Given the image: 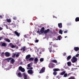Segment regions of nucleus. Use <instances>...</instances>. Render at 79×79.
<instances>
[{"label":"nucleus","mask_w":79,"mask_h":79,"mask_svg":"<svg viewBox=\"0 0 79 79\" xmlns=\"http://www.w3.org/2000/svg\"><path fill=\"white\" fill-rule=\"evenodd\" d=\"M64 37L65 38H66V37H67V36H65Z\"/></svg>","instance_id":"6e6d98bb"},{"label":"nucleus","mask_w":79,"mask_h":79,"mask_svg":"<svg viewBox=\"0 0 79 79\" xmlns=\"http://www.w3.org/2000/svg\"><path fill=\"white\" fill-rule=\"evenodd\" d=\"M15 56H16V54H14L12 56L13 58H15Z\"/></svg>","instance_id":"ea45409f"},{"label":"nucleus","mask_w":79,"mask_h":79,"mask_svg":"<svg viewBox=\"0 0 79 79\" xmlns=\"http://www.w3.org/2000/svg\"><path fill=\"white\" fill-rule=\"evenodd\" d=\"M40 54H41V52H40Z\"/></svg>","instance_id":"13d9d810"},{"label":"nucleus","mask_w":79,"mask_h":79,"mask_svg":"<svg viewBox=\"0 0 79 79\" xmlns=\"http://www.w3.org/2000/svg\"><path fill=\"white\" fill-rule=\"evenodd\" d=\"M15 60H14V59L12 58L11 59V60L10 61V63H11V64H13L14 63V62H15Z\"/></svg>","instance_id":"f3484780"},{"label":"nucleus","mask_w":79,"mask_h":79,"mask_svg":"<svg viewBox=\"0 0 79 79\" xmlns=\"http://www.w3.org/2000/svg\"><path fill=\"white\" fill-rule=\"evenodd\" d=\"M68 76V74L67 73H65L64 75V77H66Z\"/></svg>","instance_id":"72a5a7b5"},{"label":"nucleus","mask_w":79,"mask_h":79,"mask_svg":"<svg viewBox=\"0 0 79 79\" xmlns=\"http://www.w3.org/2000/svg\"><path fill=\"white\" fill-rule=\"evenodd\" d=\"M5 56H6V57H8L10 56V53H9V52H5Z\"/></svg>","instance_id":"f8f14e48"},{"label":"nucleus","mask_w":79,"mask_h":79,"mask_svg":"<svg viewBox=\"0 0 79 79\" xmlns=\"http://www.w3.org/2000/svg\"><path fill=\"white\" fill-rule=\"evenodd\" d=\"M9 46L11 48H16V46L13 45L12 43H10L9 44Z\"/></svg>","instance_id":"9d476101"},{"label":"nucleus","mask_w":79,"mask_h":79,"mask_svg":"<svg viewBox=\"0 0 79 79\" xmlns=\"http://www.w3.org/2000/svg\"><path fill=\"white\" fill-rule=\"evenodd\" d=\"M44 58H41L40 59V62H42V61H44Z\"/></svg>","instance_id":"c756f323"},{"label":"nucleus","mask_w":79,"mask_h":79,"mask_svg":"<svg viewBox=\"0 0 79 79\" xmlns=\"http://www.w3.org/2000/svg\"><path fill=\"white\" fill-rule=\"evenodd\" d=\"M51 44H52L53 43L51 42Z\"/></svg>","instance_id":"0e129e2a"},{"label":"nucleus","mask_w":79,"mask_h":79,"mask_svg":"<svg viewBox=\"0 0 79 79\" xmlns=\"http://www.w3.org/2000/svg\"><path fill=\"white\" fill-rule=\"evenodd\" d=\"M26 35H24V37H25Z\"/></svg>","instance_id":"e2e57ef3"},{"label":"nucleus","mask_w":79,"mask_h":79,"mask_svg":"<svg viewBox=\"0 0 79 79\" xmlns=\"http://www.w3.org/2000/svg\"><path fill=\"white\" fill-rule=\"evenodd\" d=\"M27 72L28 74H32L34 73V72L32 70V69H30L27 71Z\"/></svg>","instance_id":"423d86ee"},{"label":"nucleus","mask_w":79,"mask_h":79,"mask_svg":"<svg viewBox=\"0 0 79 79\" xmlns=\"http://www.w3.org/2000/svg\"><path fill=\"white\" fill-rule=\"evenodd\" d=\"M45 67H43L41 70L40 71L39 73H43L45 72Z\"/></svg>","instance_id":"39448f33"},{"label":"nucleus","mask_w":79,"mask_h":79,"mask_svg":"<svg viewBox=\"0 0 79 79\" xmlns=\"http://www.w3.org/2000/svg\"><path fill=\"white\" fill-rule=\"evenodd\" d=\"M44 29L45 28H44V27H42L40 30V32H41V33H44L45 34H47V33L49 32V31H50L49 29H48L44 31Z\"/></svg>","instance_id":"f257e3e1"},{"label":"nucleus","mask_w":79,"mask_h":79,"mask_svg":"<svg viewBox=\"0 0 79 79\" xmlns=\"http://www.w3.org/2000/svg\"><path fill=\"white\" fill-rule=\"evenodd\" d=\"M58 40V39H56V40Z\"/></svg>","instance_id":"bf43d9fd"},{"label":"nucleus","mask_w":79,"mask_h":79,"mask_svg":"<svg viewBox=\"0 0 79 79\" xmlns=\"http://www.w3.org/2000/svg\"><path fill=\"white\" fill-rule=\"evenodd\" d=\"M49 51H50V52H52V48H50L49 49Z\"/></svg>","instance_id":"49530a36"},{"label":"nucleus","mask_w":79,"mask_h":79,"mask_svg":"<svg viewBox=\"0 0 79 79\" xmlns=\"http://www.w3.org/2000/svg\"><path fill=\"white\" fill-rule=\"evenodd\" d=\"M71 56H69L67 58V61H69L70 60V59H71Z\"/></svg>","instance_id":"dca6fc26"},{"label":"nucleus","mask_w":79,"mask_h":79,"mask_svg":"<svg viewBox=\"0 0 79 79\" xmlns=\"http://www.w3.org/2000/svg\"><path fill=\"white\" fill-rule=\"evenodd\" d=\"M1 38H2V37H0V40H2Z\"/></svg>","instance_id":"864d4df0"},{"label":"nucleus","mask_w":79,"mask_h":79,"mask_svg":"<svg viewBox=\"0 0 79 79\" xmlns=\"http://www.w3.org/2000/svg\"><path fill=\"white\" fill-rule=\"evenodd\" d=\"M65 73H66V71H63L60 73V75H61L62 76H63V75H64V74Z\"/></svg>","instance_id":"393cba45"},{"label":"nucleus","mask_w":79,"mask_h":79,"mask_svg":"<svg viewBox=\"0 0 79 79\" xmlns=\"http://www.w3.org/2000/svg\"><path fill=\"white\" fill-rule=\"evenodd\" d=\"M0 18H2V15H0Z\"/></svg>","instance_id":"603ef678"},{"label":"nucleus","mask_w":79,"mask_h":79,"mask_svg":"<svg viewBox=\"0 0 79 79\" xmlns=\"http://www.w3.org/2000/svg\"><path fill=\"white\" fill-rule=\"evenodd\" d=\"M13 19L14 20H16V19H17L16 17H13Z\"/></svg>","instance_id":"4c0bfd02"},{"label":"nucleus","mask_w":79,"mask_h":79,"mask_svg":"<svg viewBox=\"0 0 79 79\" xmlns=\"http://www.w3.org/2000/svg\"><path fill=\"white\" fill-rule=\"evenodd\" d=\"M58 26L59 28L61 29L62 28V23H59L58 24Z\"/></svg>","instance_id":"4468645a"},{"label":"nucleus","mask_w":79,"mask_h":79,"mask_svg":"<svg viewBox=\"0 0 79 79\" xmlns=\"http://www.w3.org/2000/svg\"><path fill=\"white\" fill-rule=\"evenodd\" d=\"M36 32L39 33V34H42L41 33H40V31H39V29L38 30V31H36Z\"/></svg>","instance_id":"c9c22d12"},{"label":"nucleus","mask_w":79,"mask_h":79,"mask_svg":"<svg viewBox=\"0 0 79 79\" xmlns=\"http://www.w3.org/2000/svg\"><path fill=\"white\" fill-rule=\"evenodd\" d=\"M31 55L28 54L26 56L25 59L26 60H29L31 58Z\"/></svg>","instance_id":"1a4fd4ad"},{"label":"nucleus","mask_w":79,"mask_h":79,"mask_svg":"<svg viewBox=\"0 0 79 79\" xmlns=\"http://www.w3.org/2000/svg\"><path fill=\"white\" fill-rule=\"evenodd\" d=\"M14 33L17 36H19L20 35V34L18 33V32L16 31H15Z\"/></svg>","instance_id":"2eb2a0df"},{"label":"nucleus","mask_w":79,"mask_h":79,"mask_svg":"<svg viewBox=\"0 0 79 79\" xmlns=\"http://www.w3.org/2000/svg\"><path fill=\"white\" fill-rule=\"evenodd\" d=\"M23 75L24 76V79H27V76L26 74H25V73H23Z\"/></svg>","instance_id":"aec40b11"},{"label":"nucleus","mask_w":79,"mask_h":79,"mask_svg":"<svg viewBox=\"0 0 79 79\" xmlns=\"http://www.w3.org/2000/svg\"><path fill=\"white\" fill-rule=\"evenodd\" d=\"M20 50L21 51H23V52H25V51L26 50V47L25 46H23V47L21 48Z\"/></svg>","instance_id":"9b49d317"},{"label":"nucleus","mask_w":79,"mask_h":79,"mask_svg":"<svg viewBox=\"0 0 79 79\" xmlns=\"http://www.w3.org/2000/svg\"><path fill=\"white\" fill-rule=\"evenodd\" d=\"M53 75H54V76H56V74H57V72H54L53 73Z\"/></svg>","instance_id":"7c9ffc66"},{"label":"nucleus","mask_w":79,"mask_h":79,"mask_svg":"<svg viewBox=\"0 0 79 79\" xmlns=\"http://www.w3.org/2000/svg\"><path fill=\"white\" fill-rule=\"evenodd\" d=\"M54 47H56V45H53Z\"/></svg>","instance_id":"3c124183"},{"label":"nucleus","mask_w":79,"mask_h":79,"mask_svg":"<svg viewBox=\"0 0 79 79\" xmlns=\"http://www.w3.org/2000/svg\"><path fill=\"white\" fill-rule=\"evenodd\" d=\"M0 45L2 47H6V44L5 43H3V42H1L0 43Z\"/></svg>","instance_id":"0eeeda50"},{"label":"nucleus","mask_w":79,"mask_h":79,"mask_svg":"<svg viewBox=\"0 0 79 79\" xmlns=\"http://www.w3.org/2000/svg\"><path fill=\"white\" fill-rule=\"evenodd\" d=\"M27 69H33V68L32 67H31V68H27Z\"/></svg>","instance_id":"58836bf2"},{"label":"nucleus","mask_w":79,"mask_h":79,"mask_svg":"<svg viewBox=\"0 0 79 79\" xmlns=\"http://www.w3.org/2000/svg\"><path fill=\"white\" fill-rule=\"evenodd\" d=\"M6 26V28L7 29H8V26H7V25H6V26Z\"/></svg>","instance_id":"8fccbe9b"},{"label":"nucleus","mask_w":79,"mask_h":79,"mask_svg":"<svg viewBox=\"0 0 79 79\" xmlns=\"http://www.w3.org/2000/svg\"><path fill=\"white\" fill-rule=\"evenodd\" d=\"M75 21H76V22H77L78 21H79V17H77L76 18Z\"/></svg>","instance_id":"4be33fe9"},{"label":"nucleus","mask_w":79,"mask_h":79,"mask_svg":"<svg viewBox=\"0 0 79 79\" xmlns=\"http://www.w3.org/2000/svg\"><path fill=\"white\" fill-rule=\"evenodd\" d=\"M54 65H55V64L50 63L49 64L48 67H49L50 68H54Z\"/></svg>","instance_id":"20e7f679"},{"label":"nucleus","mask_w":79,"mask_h":79,"mask_svg":"<svg viewBox=\"0 0 79 79\" xmlns=\"http://www.w3.org/2000/svg\"><path fill=\"white\" fill-rule=\"evenodd\" d=\"M5 60H4V61H5Z\"/></svg>","instance_id":"680f3d73"},{"label":"nucleus","mask_w":79,"mask_h":79,"mask_svg":"<svg viewBox=\"0 0 79 79\" xmlns=\"http://www.w3.org/2000/svg\"><path fill=\"white\" fill-rule=\"evenodd\" d=\"M67 64L68 66H70L71 65V61H69L67 62Z\"/></svg>","instance_id":"412c9836"},{"label":"nucleus","mask_w":79,"mask_h":79,"mask_svg":"<svg viewBox=\"0 0 79 79\" xmlns=\"http://www.w3.org/2000/svg\"><path fill=\"white\" fill-rule=\"evenodd\" d=\"M63 31H62L61 30H60L59 32L60 34H63Z\"/></svg>","instance_id":"a878e982"},{"label":"nucleus","mask_w":79,"mask_h":79,"mask_svg":"<svg viewBox=\"0 0 79 79\" xmlns=\"http://www.w3.org/2000/svg\"><path fill=\"white\" fill-rule=\"evenodd\" d=\"M12 27H16V25L15 23L12 24Z\"/></svg>","instance_id":"473e14b6"},{"label":"nucleus","mask_w":79,"mask_h":79,"mask_svg":"<svg viewBox=\"0 0 79 79\" xmlns=\"http://www.w3.org/2000/svg\"><path fill=\"white\" fill-rule=\"evenodd\" d=\"M71 61L72 63H74L76 62V61H77V58H76L75 56H74L71 59Z\"/></svg>","instance_id":"f03ea898"},{"label":"nucleus","mask_w":79,"mask_h":79,"mask_svg":"<svg viewBox=\"0 0 79 79\" xmlns=\"http://www.w3.org/2000/svg\"><path fill=\"white\" fill-rule=\"evenodd\" d=\"M3 28H2V27H0V31H2V30Z\"/></svg>","instance_id":"a18cd8bd"},{"label":"nucleus","mask_w":79,"mask_h":79,"mask_svg":"<svg viewBox=\"0 0 79 79\" xmlns=\"http://www.w3.org/2000/svg\"><path fill=\"white\" fill-rule=\"evenodd\" d=\"M19 71H21V72H23L24 73V72H25V69H24V68H23L21 66H20L19 67Z\"/></svg>","instance_id":"7ed1b4c3"},{"label":"nucleus","mask_w":79,"mask_h":79,"mask_svg":"<svg viewBox=\"0 0 79 79\" xmlns=\"http://www.w3.org/2000/svg\"><path fill=\"white\" fill-rule=\"evenodd\" d=\"M79 56V54L78 53L75 56H76V57H78V56Z\"/></svg>","instance_id":"a19ab883"},{"label":"nucleus","mask_w":79,"mask_h":79,"mask_svg":"<svg viewBox=\"0 0 79 79\" xmlns=\"http://www.w3.org/2000/svg\"><path fill=\"white\" fill-rule=\"evenodd\" d=\"M53 71L56 72V71H60V70L59 69H53Z\"/></svg>","instance_id":"6ab92c4d"},{"label":"nucleus","mask_w":79,"mask_h":79,"mask_svg":"<svg viewBox=\"0 0 79 79\" xmlns=\"http://www.w3.org/2000/svg\"><path fill=\"white\" fill-rule=\"evenodd\" d=\"M20 53L19 52H17V54H16L15 56L16 58H18V57H19V56Z\"/></svg>","instance_id":"b1692460"},{"label":"nucleus","mask_w":79,"mask_h":79,"mask_svg":"<svg viewBox=\"0 0 79 79\" xmlns=\"http://www.w3.org/2000/svg\"><path fill=\"white\" fill-rule=\"evenodd\" d=\"M48 32H49L50 33H52V31H50V30Z\"/></svg>","instance_id":"de8ad7c7"},{"label":"nucleus","mask_w":79,"mask_h":79,"mask_svg":"<svg viewBox=\"0 0 79 79\" xmlns=\"http://www.w3.org/2000/svg\"><path fill=\"white\" fill-rule=\"evenodd\" d=\"M23 64V63H22V62H21L20 63V64Z\"/></svg>","instance_id":"5fc2aeb1"},{"label":"nucleus","mask_w":79,"mask_h":79,"mask_svg":"<svg viewBox=\"0 0 79 79\" xmlns=\"http://www.w3.org/2000/svg\"><path fill=\"white\" fill-rule=\"evenodd\" d=\"M18 76H19V77H20L21 76V73H19L18 74Z\"/></svg>","instance_id":"2f4dec72"},{"label":"nucleus","mask_w":79,"mask_h":79,"mask_svg":"<svg viewBox=\"0 0 79 79\" xmlns=\"http://www.w3.org/2000/svg\"><path fill=\"white\" fill-rule=\"evenodd\" d=\"M79 50V48L78 47H74V50L76 52H77Z\"/></svg>","instance_id":"ddd939ff"},{"label":"nucleus","mask_w":79,"mask_h":79,"mask_svg":"<svg viewBox=\"0 0 79 79\" xmlns=\"http://www.w3.org/2000/svg\"><path fill=\"white\" fill-rule=\"evenodd\" d=\"M38 61H39V59L37 57L35 58L34 60V63H35V64H37Z\"/></svg>","instance_id":"6e6552de"},{"label":"nucleus","mask_w":79,"mask_h":79,"mask_svg":"<svg viewBox=\"0 0 79 79\" xmlns=\"http://www.w3.org/2000/svg\"><path fill=\"white\" fill-rule=\"evenodd\" d=\"M63 55V56H66V53L65 52L64 53Z\"/></svg>","instance_id":"c03bdc74"},{"label":"nucleus","mask_w":79,"mask_h":79,"mask_svg":"<svg viewBox=\"0 0 79 79\" xmlns=\"http://www.w3.org/2000/svg\"><path fill=\"white\" fill-rule=\"evenodd\" d=\"M52 63H57V60H52Z\"/></svg>","instance_id":"5701e85b"},{"label":"nucleus","mask_w":79,"mask_h":79,"mask_svg":"<svg viewBox=\"0 0 79 79\" xmlns=\"http://www.w3.org/2000/svg\"><path fill=\"white\" fill-rule=\"evenodd\" d=\"M34 60V58L33 57H31L29 59V61H33Z\"/></svg>","instance_id":"bb28decb"},{"label":"nucleus","mask_w":79,"mask_h":79,"mask_svg":"<svg viewBox=\"0 0 79 79\" xmlns=\"http://www.w3.org/2000/svg\"><path fill=\"white\" fill-rule=\"evenodd\" d=\"M6 21L8 23H11V21L10 20V19H6Z\"/></svg>","instance_id":"c85d7f7f"},{"label":"nucleus","mask_w":79,"mask_h":79,"mask_svg":"<svg viewBox=\"0 0 79 79\" xmlns=\"http://www.w3.org/2000/svg\"><path fill=\"white\" fill-rule=\"evenodd\" d=\"M61 36L60 35H58V36L57 38H58L59 40H61V39H60V38H61Z\"/></svg>","instance_id":"cd10ccee"},{"label":"nucleus","mask_w":79,"mask_h":79,"mask_svg":"<svg viewBox=\"0 0 79 79\" xmlns=\"http://www.w3.org/2000/svg\"><path fill=\"white\" fill-rule=\"evenodd\" d=\"M4 40L5 41H6V42H10V40L8 38H5L4 39Z\"/></svg>","instance_id":"a211bd4d"},{"label":"nucleus","mask_w":79,"mask_h":79,"mask_svg":"<svg viewBox=\"0 0 79 79\" xmlns=\"http://www.w3.org/2000/svg\"><path fill=\"white\" fill-rule=\"evenodd\" d=\"M4 53L3 52H2V54H1V56H4Z\"/></svg>","instance_id":"37998d69"},{"label":"nucleus","mask_w":79,"mask_h":79,"mask_svg":"<svg viewBox=\"0 0 79 79\" xmlns=\"http://www.w3.org/2000/svg\"><path fill=\"white\" fill-rule=\"evenodd\" d=\"M52 52H54L55 51H52Z\"/></svg>","instance_id":"052dcab7"},{"label":"nucleus","mask_w":79,"mask_h":79,"mask_svg":"<svg viewBox=\"0 0 79 79\" xmlns=\"http://www.w3.org/2000/svg\"><path fill=\"white\" fill-rule=\"evenodd\" d=\"M50 45H52V44H50Z\"/></svg>","instance_id":"4d7b16f0"},{"label":"nucleus","mask_w":79,"mask_h":79,"mask_svg":"<svg viewBox=\"0 0 79 79\" xmlns=\"http://www.w3.org/2000/svg\"><path fill=\"white\" fill-rule=\"evenodd\" d=\"M68 32V31H64V33H67Z\"/></svg>","instance_id":"09e8293b"},{"label":"nucleus","mask_w":79,"mask_h":79,"mask_svg":"<svg viewBox=\"0 0 79 79\" xmlns=\"http://www.w3.org/2000/svg\"><path fill=\"white\" fill-rule=\"evenodd\" d=\"M35 43H38V42H39V40H35Z\"/></svg>","instance_id":"79ce46f5"},{"label":"nucleus","mask_w":79,"mask_h":79,"mask_svg":"<svg viewBox=\"0 0 79 79\" xmlns=\"http://www.w3.org/2000/svg\"><path fill=\"white\" fill-rule=\"evenodd\" d=\"M12 58L11 57H9L8 58H7V60H12Z\"/></svg>","instance_id":"f704fd0d"},{"label":"nucleus","mask_w":79,"mask_h":79,"mask_svg":"<svg viewBox=\"0 0 79 79\" xmlns=\"http://www.w3.org/2000/svg\"><path fill=\"white\" fill-rule=\"evenodd\" d=\"M27 66L28 68H30L31 64H27Z\"/></svg>","instance_id":"e433bc0d"}]
</instances>
